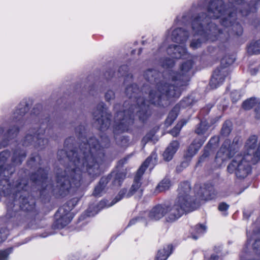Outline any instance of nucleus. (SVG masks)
<instances>
[{
    "mask_svg": "<svg viewBox=\"0 0 260 260\" xmlns=\"http://www.w3.org/2000/svg\"><path fill=\"white\" fill-rule=\"evenodd\" d=\"M81 141L79 149L67 154L69 162L65 170H58L56 173V187L61 191L79 187L82 173L87 172L93 177L99 174V161L104 155V149L110 146L106 136L101 138L100 143L94 137L88 140L83 138Z\"/></svg>",
    "mask_w": 260,
    "mask_h": 260,
    "instance_id": "f257e3e1",
    "label": "nucleus"
},
{
    "mask_svg": "<svg viewBox=\"0 0 260 260\" xmlns=\"http://www.w3.org/2000/svg\"><path fill=\"white\" fill-rule=\"evenodd\" d=\"M236 6L226 9L222 0H212L207 6L208 14H201L194 18L192 29L195 38L192 40L190 46L195 49L201 46L202 41H214L218 37L222 38L220 29H217L211 19L221 18V24L225 27L228 33H235L240 36L243 32L241 26L235 22L236 18L234 13Z\"/></svg>",
    "mask_w": 260,
    "mask_h": 260,
    "instance_id": "f03ea898",
    "label": "nucleus"
},
{
    "mask_svg": "<svg viewBox=\"0 0 260 260\" xmlns=\"http://www.w3.org/2000/svg\"><path fill=\"white\" fill-rule=\"evenodd\" d=\"M196 187V200L191 199L189 193L190 186L187 182L181 184L178 189V196L173 205L167 206L166 219L172 222L179 218L185 212L194 210L199 206V201L213 199L216 192L210 184Z\"/></svg>",
    "mask_w": 260,
    "mask_h": 260,
    "instance_id": "7ed1b4c3",
    "label": "nucleus"
},
{
    "mask_svg": "<svg viewBox=\"0 0 260 260\" xmlns=\"http://www.w3.org/2000/svg\"><path fill=\"white\" fill-rule=\"evenodd\" d=\"M193 64L192 59H189L182 63L179 71L171 72L168 77L163 80L152 85L149 93V102L158 104L164 95L169 97L178 98L181 94V87L187 85L191 75V69Z\"/></svg>",
    "mask_w": 260,
    "mask_h": 260,
    "instance_id": "20e7f679",
    "label": "nucleus"
},
{
    "mask_svg": "<svg viewBox=\"0 0 260 260\" xmlns=\"http://www.w3.org/2000/svg\"><path fill=\"white\" fill-rule=\"evenodd\" d=\"M125 93L126 95L131 99V102L137 103V106L131 105L127 108L129 102H125L124 107L125 109L123 111H119L116 113L115 117V125L114 129V133H121L128 130L129 125L133 123L134 113L135 112L139 118L144 121L146 118V112L147 106L144 102L143 98L140 95L139 90L136 84H133L126 88Z\"/></svg>",
    "mask_w": 260,
    "mask_h": 260,
    "instance_id": "39448f33",
    "label": "nucleus"
},
{
    "mask_svg": "<svg viewBox=\"0 0 260 260\" xmlns=\"http://www.w3.org/2000/svg\"><path fill=\"white\" fill-rule=\"evenodd\" d=\"M260 159V142L255 136L250 137L246 141L243 155L236 154L228 165L227 170L234 173L238 178H244L251 171V163L255 164Z\"/></svg>",
    "mask_w": 260,
    "mask_h": 260,
    "instance_id": "423d86ee",
    "label": "nucleus"
},
{
    "mask_svg": "<svg viewBox=\"0 0 260 260\" xmlns=\"http://www.w3.org/2000/svg\"><path fill=\"white\" fill-rule=\"evenodd\" d=\"M156 162L157 154L155 152H152L151 155L146 159L138 170L137 173L134 178V183L129 191L127 192L126 189H121L112 201V204L108 205L107 206L110 207L114 205L117 202L121 200L123 197L129 198L133 195H135L137 197H140L142 195L143 192V189L141 186V183L140 182L141 176L148 167L149 166L151 168H153Z\"/></svg>",
    "mask_w": 260,
    "mask_h": 260,
    "instance_id": "0eeeda50",
    "label": "nucleus"
},
{
    "mask_svg": "<svg viewBox=\"0 0 260 260\" xmlns=\"http://www.w3.org/2000/svg\"><path fill=\"white\" fill-rule=\"evenodd\" d=\"M93 117L96 120L97 126L101 130H104L109 127L110 122V115L104 107V103L100 104L95 111L93 112Z\"/></svg>",
    "mask_w": 260,
    "mask_h": 260,
    "instance_id": "6e6552de",
    "label": "nucleus"
},
{
    "mask_svg": "<svg viewBox=\"0 0 260 260\" xmlns=\"http://www.w3.org/2000/svg\"><path fill=\"white\" fill-rule=\"evenodd\" d=\"M39 132L32 136L30 133L26 135L23 142V145L28 146L32 144L37 149H42L48 144V140L43 137L44 130L40 129Z\"/></svg>",
    "mask_w": 260,
    "mask_h": 260,
    "instance_id": "1a4fd4ad",
    "label": "nucleus"
},
{
    "mask_svg": "<svg viewBox=\"0 0 260 260\" xmlns=\"http://www.w3.org/2000/svg\"><path fill=\"white\" fill-rule=\"evenodd\" d=\"M28 110V106L25 103L21 104L15 110L12 116V118L13 122L16 123L17 126L14 125V128L9 130L8 135L10 136H12L18 132V125L23 123V117Z\"/></svg>",
    "mask_w": 260,
    "mask_h": 260,
    "instance_id": "9d476101",
    "label": "nucleus"
},
{
    "mask_svg": "<svg viewBox=\"0 0 260 260\" xmlns=\"http://www.w3.org/2000/svg\"><path fill=\"white\" fill-rule=\"evenodd\" d=\"M235 154V150L233 149V146H231L230 141L227 140L224 141L217 152L215 159L217 163L220 164L223 161L233 156Z\"/></svg>",
    "mask_w": 260,
    "mask_h": 260,
    "instance_id": "9b49d317",
    "label": "nucleus"
},
{
    "mask_svg": "<svg viewBox=\"0 0 260 260\" xmlns=\"http://www.w3.org/2000/svg\"><path fill=\"white\" fill-rule=\"evenodd\" d=\"M71 209L68 206L64 205L60 207L57 213L60 217L56 220V225L58 228H63L68 225L73 218L72 214L70 212Z\"/></svg>",
    "mask_w": 260,
    "mask_h": 260,
    "instance_id": "f8f14e48",
    "label": "nucleus"
},
{
    "mask_svg": "<svg viewBox=\"0 0 260 260\" xmlns=\"http://www.w3.org/2000/svg\"><path fill=\"white\" fill-rule=\"evenodd\" d=\"M228 74V69L225 67H221L216 69L213 74L210 82L211 88L213 89L216 88L222 84L225 77Z\"/></svg>",
    "mask_w": 260,
    "mask_h": 260,
    "instance_id": "ddd939ff",
    "label": "nucleus"
},
{
    "mask_svg": "<svg viewBox=\"0 0 260 260\" xmlns=\"http://www.w3.org/2000/svg\"><path fill=\"white\" fill-rule=\"evenodd\" d=\"M167 51L172 58H187L189 57L186 48L182 45H171L167 48Z\"/></svg>",
    "mask_w": 260,
    "mask_h": 260,
    "instance_id": "4468645a",
    "label": "nucleus"
},
{
    "mask_svg": "<svg viewBox=\"0 0 260 260\" xmlns=\"http://www.w3.org/2000/svg\"><path fill=\"white\" fill-rule=\"evenodd\" d=\"M168 37L176 43H183L188 39V33L180 28L169 30L168 33Z\"/></svg>",
    "mask_w": 260,
    "mask_h": 260,
    "instance_id": "2eb2a0df",
    "label": "nucleus"
},
{
    "mask_svg": "<svg viewBox=\"0 0 260 260\" xmlns=\"http://www.w3.org/2000/svg\"><path fill=\"white\" fill-rule=\"evenodd\" d=\"M167 209V205H157L148 213V217L150 220H158L164 216L166 217Z\"/></svg>",
    "mask_w": 260,
    "mask_h": 260,
    "instance_id": "dca6fc26",
    "label": "nucleus"
},
{
    "mask_svg": "<svg viewBox=\"0 0 260 260\" xmlns=\"http://www.w3.org/2000/svg\"><path fill=\"white\" fill-rule=\"evenodd\" d=\"M179 146V144L177 141H174L170 143L163 153L164 159L166 161L171 160L177 151Z\"/></svg>",
    "mask_w": 260,
    "mask_h": 260,
    "instance_id": "f3484780",
    "label": "nucleus"
},
{
    "mask_svg": "<svg viewBox=\"0 0 260 260\" xmlns=\"http://www.w3.org/2000/svg\"><path fill=\"white\" fill-rule=\"evenodd\" d=\"M31 179L38 185L43 186L47 180V173L44 169H40L35 174L32 175Z\"/></svg>",
    "mask_w": 260,
    "mask_h": 260,
    "instance_id": "a211bd4d",
    "label": "nucleus"
},
{
    "mask_svg": "<svg viewBox=\"0 0 260 260\" xmlns=\"http://www.w3.org/2000/svg\"><path fill=\"white\" fill-rule=\"evenodd\" d=\"M172 246L168 245L158 251L155 260H166L172 252Z\"/></svg>",
    "mask_w": 260,
    "mask_h": 260,
    "instance_id": "6ab92c4d",
    "label": "nucleus"
},
{
    "mask_svg": "<svg viewBox=\"0 0 260 260\" xmlns=\"http://www.w3.org/2000/svg\"><path fill=\"white\" fill-rule=\"evenodd\" d=\"M107 182L108 181L107 178H102L99 184L95 187L93 191V194L95 196H101L104 191Z\"/></svg>",
    "mask_w": 260,
    "mask_h": 260,
    "instance_id": "aec40b11",
    "label": "nucleus"
},
{
    "mask_svg": "<svg viewBox=\"0 0 260 260\" xmlns=\"http://www.w3.org/2000/svg\"><path fill=\"white\" fill-rule=\"evenodd\" d=\"M160 75L159 73L154 70H149L145 72L144 77L146 80L152 82H156L157 77Z\"/></svg>",
    "mask_w": 260,
    "mask_h": 260,
    "instance_id": "412c9836",
    "label": "nucleus"
},
{
    "mask_svg": "<svg viewBox=\"0 0 260 260\" xmlns=\"http://www.w3.org/2000/svg\"><path fill=\"white\" fill-rule=\"evenodd\" d=\"M170 186V181L168 179H164L156 186L155 192L158 193L165 191L168 189Z\"/></svg>",
    "mask_w": 260,
    "mask_h": 260,
    "instance_id": "4be33fe9",
    "label": "nucleus"
},
{
    "mask_svg": "<svg viewBox=\"0 0 260 260\" xmlns=\"http://www.w3.org/2000/svg\"><path fill=\"white\" fill-rule=\"evenodd\" d=\"M248 52L250 54H260V40L250 44L248 47Z\"/></svg>",
    "mask_w": 260,
    "mask_h": 260,
    "instance_id": "5701e85b",
    "label": "nucleus"
},
{
    "mask_svg": "<svg viewBox=\"0 0 260 260\" xmlns=\"http://www.w3.org/2000/svg\"><path fill=\"white\" fill-rule=\"evenodd\" d=\"M258 102L255 98H250L243 102V108L245 110H249L254 106L256 107Z\"/></svg>",
    "mask_w": 260,
    "mask_h": 260,
    "instance_id": "b1692460",
    "label": "nucleus"
},
{
    "mask_svg": "<svg viewBox=\"0 0 260 260\" xmlns=\"http://www.w3.org/2000/svg\"><path fill=\"white\" fill-rule=\"evenodd\" d=\"M25 156L26 155L24 152L17 150L14 153L13 161L16 164H20L22 159L25 158Z\"/></svg>",
    "mask_w": 260,
    "mask_h": 260,
    "instance_id": "393cba45",
    "label": "nucleus"
},
{
    "mask_svg": "<svg viewBox=\"0 0 260 260\" xmlns=\"http://www.w3.org/2000/svg\"><path fill=\"white\" fill-rule=\"evenodd\" d=\"M157 141V139L155 136L154 132L152 131L145 135L142 140V143L145 145L148 142L151 141L155 143Z\"/></svg>",
    "mask_w": 260,
    "mask_h": 260,
    "instance_id": "a878e982",
    "label": "nucleus"
},
{
    "mask_svg": "<svg viewBox=\"0 0 260 260\" xmlns=\"http://www.w3.org/2000/svg\"><path fill=\"white\" fill-rule=\"evenodd\" d=\"M204 142L201 141L199 142L197 145H195L194 143H192L189 146L188 150V152L190 156H192L194 155L197 151L199 150L200 147L203 144Z\"/></svg>",
    "mask_w": 260,
    "mask_h": 260,
    "instance_id": "bb28decb",
    "label": "nucleus"
},
{
    "mask_svg": "<svg viewBox=\"0 0 260 260\" xmlns=\"http://www.w3.org/2000/svg\"><path fill=\"white\" fill-rule=\"evenodd\" d=\"M231 131V123L230 121H225L223 124L221 134L223 136H228Z\"/></svg>",
    "mask_w": 260,
    "mask_h": 260,
    "instance_id": "cd10ccee",
    "label": "nucleus"
},
{
    "mask_svg": "<svg viewBox=\"0 0 260 260\" xmlns=\"http://www.w3.org/2000/svg\"><path fill=\"white\" fill-rule=\"evenodd\" d=\"M186 123L185 121H181L178 123L170 132L172 135L175 137L179 133L182 126Z\"/></svg>",
    "mask_w": 260,
    "mask_h": 260,
    "instance_id": "c85d7f7f",
    "label": "nucleus"
},
{
    "mask_svg": "<svg viewBox=\"0 0 260 260\" xmlns=\"http://www.w3.org/2000/svg\"><path fill=\"white\" fill-rule=\"evenodd\" d=\"M125 173L124 172H119L116 174L114 183L115 185L120 186L121 182L124 180L125 177Z\"/></svg>",
    "mask_w": 260,
    "mask_h": 260,
    "instance_id": "c756f323",
    "label": "nucleus"
},
{
    "mask_svg": "<svg viewBox=\"0 0 260 260\" xmlns=\"http://www.w3.org/2000/svg\"><path fill=\"white\" fill-rule=\"evenodd\" d=\"M179 107L178 106H176L170 112L167 121H169L170 123L172 122L177 116V112Z\"/></svg>",
    "mask_w": 260,
    "mask_h": 260,
    "instance_id": "7c9ffc66",
    "label": "nucleus"
},
{
    "mask_svg": "<svg viewBox=\"0 0 260 260\" xmlns=\"http://www.w3.org/2000/svg\"><path fill=\"white\" fill-rule=\"evenodd\" d=\"M208 126L205 121H202L196 129V133L198 135L203 134L207 130Z\"/></svg>",
    "mask_w": 260,
    "mask_h": 260,
    "instance_id": "2f4dec72",
    "label": "nucleus"
},
{
    "mask_svg": "<svg viewBox=\"0 0 260 260\" xmlns=\"http://www.w3.org/2000/svg\"><path fill=\"white\" fill-rule=\"evenodd\" d=\"M27 199H23L22 203L20 205V207L24 210L29 211L33 209L34 205L32 204L30 205L29 204H27Z\"/></svg>",
    "mask_w": 260,
    "mask_h": 260,
    "instance_id": "473e14b6",
    "label": "nucleus"
},
{
    "mask_svg": "<svg viewBox=\"0 0 260 260\" xmlns=\"http://www.w3.org/2000/svg\"><path fill=\"white\" fill-rule=\"evenodd\" d=\"M174 63V61L172 59L168 58L164 59L161 62V65L164 68H168L172 67Z\"/></svg>",
    "mask_w": 260,
    "mask_h": 260,
    "instance_id": "72a5a7b5",
    "label": "nucleus"
},
{
    "mask_svg": "<svg viewBox=\"0 0 260 260\" xmlns=\"http://www.w3.org/2000/svg\"><path fill=\"white\" fill-rule=\"evenodd\" d=\"M196 233L200 235L204 233L206 231V226L203 224H198L195 226Z\"/></svg>",
    "mask_w": 260,
    "mask_h": 260,
    "instance_id": "f704fd0d",
    "label": "nucleus"
},
{
    "mask_svg": "<svg viewBox=\"0 0 260 260\" xmlns=\"http://www.w3.org/2000/svg\"><path fill=\"white\" fill-rule=\"evenodd\" d=\"M8 235V231L5 229H2L0 230V243L5 241Z\"/></svg>",
    "mask_w": 260,
    "mask_h": 260,
    "instance_id": "c9c22d12",
    "label": "nucleus"
},
{
    "mask_svg": "<svg viewBox=\"0 0 260 260\" xmlns=\"http://www.w3.org/2000/svg\"><path fill=\"white\" fill-rule=\"evenodd\" d=\"M115 98L114 92L111 90H108L105 93V99L107 101H110Z\"/></svg>",
    "mask_w": 260,
    "mask_h": 260,
    "instance_id": "e433bc0d",
    "label": "nucleus"
},
{
    "mask_svg": "<svg viewBox=\"0 0 260 260\" xmlns=\"http://www.w3.org/2000/svg\"><path fill=\"white\" fill-rule=\"evenodd\" d=\"M8 250L0 251V260H8V257L9 254Z\"/></svg>",
    "mask_w": 260,
    "mask_h": 260,
    "instance_id": "4c0bfd02",
    "label": "nucleus"
},
{
    "mask_svg": "<svg viewBox=\"0 0 260 260\" xmlns=\"http://www.w3.org/2000/svg\"><path fill=\"white\" fill-rule=\"evenodd\" d=\"M231 98L233 102H237L240 99V95L238 91H235L231 93Z\"/></svg>",
    "mask_w": 260,
    "mask_h": 260,
    "instance_id": "58836bf2",
    "label": "nucleus"
},
{
    "mask_svg": "<svg viewBox=\"0 0 260 260\" xmlns=\"http://www.w3.org/2000/svg\"><path fill=\"white\" fill-rule=\"evenodd\" d=\"M255 118L260 119V101L255 109Z\"/></svg>",
    "mask_w": 260,
    "mask_h": 260,
    "instance_id": "ea45409f",
    "label": "nucleus"
},
{
    "mask_svg": "<svg viewBox=\"0 0 260 260\" xmlns=\"http://www.w3.org/2000/svg\"><path fill=\"white\" fill-rule=\"evenodd\" d=\"M229 206L225 203H222L219 204L218 209L221 211H226L228 209Z\"/></svg>",
    "mask_w": 260,
    "mask_h": 260,
    "instance_id": "a19ab883",
    "label": "nucleus"
},
{
    "mask_svg": "<svg viewBox=\"0 0 260 260\" xmlns=\"http://www.w3.org/2000/svg\"><path fill=\"white\" fill-rule=\"evenodd\" d=\"M233 61V60L232 59L229 58L228 61L226 62V58L224 57L221 60V64H224L225 63L227 65H229L232 63Z\"/></svg>",
    "mask_w": 260,
    "mask_h": 260,
    "instance_id": "79ce46f5",
    "label": "nucleus"
},
{
    "mask_svg": "<svg viewBox=\"0 0 260 260\" xmlns=\"http://www.w3.org/2000/svg\"><path fill=\"white\" fill-rule=\"evenodd\" d=\"M127 142V140L125 138H123L122 139L121 142H119L118 141H117L118 145H119L121 146H125Z\"/></svg>",
    "mask_w": 260,
    "mask_h": 260,
    "instance_id": "37998d69",
    "label": "nucleus"
},
{
    "mask_svg": "<svg viewBox=\"0 0 260 260\" xmlns=\"http://www.w3.org/2000/svg\"><path fill=\"white\" fill-rule=\"evenodd\" d=\"M9 153L7 151H3V152H2L1 153H0V158H1V157L4 158L5 157V159L4 160L6 159V156H9Z\"/></svg>",
    "mask_w": 260,
    "mask_h": 260,
    "instance_id": "c03bdc74",
    "label": "nucleus"
},
{
    "mask_svg": "<svg viewBox=\"0 0 260 260\" xmlns=\"http://www.w3.org/2000/svg\"><path fill=\"white\" fill-rule=\"evenodd\" d=\"M231 3H233L234 2L236 5H240L243 3L244 0H229Z\"/></svg>",
    "mask_w": 260,
    "mask_h": 260,
    "instance_id": "a18cd8bd",
    "label": "nucleus"
},
{
    "mask_svg": "<svg viewBox=\"0 0 260 260\" xmlns=\"http://www.w3.org/2000/svg\"><path fill=\"white\" fill-rule=\"evenodd\" d=\"M78 201L77 199H74L72 201H70L68 204L69 205L72 204V207H73L77 204Z\"/></svg>",
    "mask_w": 260,
    "mask_h": 260,
    "instance_id": "49530a36",
    "label": "nucleus"
},
{
    "mask_svg": "<svg viewBox=\"0 0 260 260\" xmlns=\"http://www.w3.org/2000/svg\"><path fill=\"white\" fill-rule=\"evenodd\" d=\"M188 165L189 162L188 161H184L181 164L180 167H182L183 168H186L188 166Z\"/></svg>",
    "mask_w": 260,
    "mask_h": 260,
    "instance_id": "de8ad7c7",
    "label": "nucleus"
},
{
    "mask_svg": "<svg viewBox=\"0 0 260 260\" xmlns=\"http://www.w3.org/2000/svg\"><path fill=\"white\" fill-rule=\"evenodd\" d=\"M137 220H142V219H140V218H136V219H134L130 221L129 223V225H132V224H134L135 223V222L136 221H137Z\"/></svg>",
    "mask_w": 260,
    "mask_h": 260,
    "instance_id": "09e8293b",
    "label": "nucleus"
},
{
    "mask_svg": "<svg viewBox=\"0 0 260 260\" xmlns=\"http://www.w3.org/2000/svg\"><path fill=\"white\" fill-rule=\"evenodd\" d=\"M218 256L216 255L212 254L211 255L208 260H218Z\"/></svg>",
    "mask_w": 260,
    "mask_h": 260,
    "instance_id": "8fccbe9b",
    "label": "nucleus"
},
{
    "mask_svg": "<svg viewBox=\"0 0 260 260\" xmlns=\"http://www.w3.org/2000/svg\"><path fill=\"white\" fill-rule=\"evenodd\" d=\"M126 70H127V67L126 66H122V67H120L119 71V72H121L122 71H123V70L126 71Z\"/></svg>",
    "mask_w": 260,
    "mask_h": 260,
    "instance_id": "3c124183",
    "label": "nucleus"
},
{
    "mask_svg": "<svg viewBox=\"0 0 260 260\" xmlns=\"http://www.w3.org/2000/svg\"><path fill=\"white\" fill-rule=\"evenodd\" d=\"M241 13L242 16L247 15L248 14V11H241Z\"/></svg>",
    "mask_w": 260,
    "mask_h": 260,
    "instance_id": "603ef678",
    "label": "nucleus"
},
{
    "mask_svg": "<svg viewBox=\"0 0 260 260\" xmlns=\"http://www.w3.org/2000/svg\"><path fill=\"white\" fill-rule=\"evenodd\" d=\"M71 139V138H69V139H67V140H66V141H65V144H67L68 143V142H69Z\"/></svg>",
    "mask_w": 260,
    "mask_h": 260,
    "instance_id": "864d4df0",
    "label": "nucleus"
},
{
    "mask_svg": "<svg viewBox=\"0 0 260 260\" xmlns=\"http://www.w3.org/2000/svg\"><path fill=\"white\" fill-rule=\"evenodd\" d=\"M208 154L206 153H205L203 155H202V157H207L208 156Z\"/></svg>",
    "mask_w": 260,
    "mask_h": 260,
    "instance_id": "5fc2aeb1",
    "label": "nucleus"
},
{
    "mask_svg": "<svg viewBox=\"0 0 260 260\" xmlns=\"http://www.w3.org/2000/svg\"><path fill=\"white\" fill-rule=\"evenodd\" d=\"M192 238L195 239V240H197L198 239V237H197L196 236L193 235L192 236Z\"/></svg>",
    "mask_w": 260,
    "mask_h": 260,
    "instance_id": "6e6d98bb",
    "label": "nucleus"
},
{
    "mask_svg": "<svg viewBox=\"0 0 260 260\" xmlns=\"http://www.w3.org/2000/svg\"><path fill=\"white\" fill-rule=\"evenodd\" d=\"M62 153H64V151L63 150L59 151L58 152V155H59L60 154H61Z\"/></svg>",
    "mask_w": 260,
    "mask_h": 260,
    "instance_id": "4d7b16f0",
    "label": "nucleus"
},
{
    "mask_svg": "<svg viewBox=\"0 0 260 260\" xmlns=\"http://www.w3.org/2000/svg\"><path fill=\"white\" fill-rule=\"evenodd\" d=\"M82 128H83V127H82V126H80V127H79V129H80V130H81V129H82Z\"/></svg>",
    "mask_w": 260,
    "mask_h": 260,
    "instance_id": "13d9d810",
    "label": "nucleus"
},
{
    "mask_svg": "<svg viewBox=\"0 0 260 260\" xmlns=\"http://www.w3.org/2000/svg\"><path fill=\"white\" fill-rule=\"evenodd\" d=\"M104 203V202H101L100 203V205H103Z\"/></svg>",
    "mask_w": 260,
    "mask_h": 260,
    "instance_id": "bf43d9fd",
    "label": "nucleus"
},
{
    "mask_svg": "<svg viewBox=\"0 0 260 260\" xmlns=\"http://www.w3.org/2000/svg\"><path fill=\"white\" fill-rule=\"evenodd\" d=\"M117 106H116L115 107H114V109L115 110H116L117 108Z\"/></svg>",
    "mask_w": 260,
    "mask_h": 260,
    "instance_id": "052dcab7",
    "label": "nucleus"
},
{
    "mask_svg": "<svg viewBox=\"0 0 260 260\" xmlns=\"http://www.w3.org/2000/svg\"><path fill=\"white\" fill-rule=\"evenodd\" d=\"M81 135H82V133H81ZM82 137H83V136H81V138H80V139L82 138Z\"/></svg>",
    "mask_w": 260,
    "mask_h": 260,
    "instance_id": "680f3d73",
    "label": "nucleus"
}]
</instances>
